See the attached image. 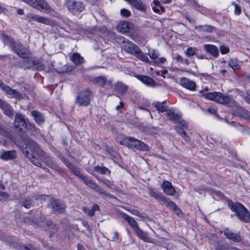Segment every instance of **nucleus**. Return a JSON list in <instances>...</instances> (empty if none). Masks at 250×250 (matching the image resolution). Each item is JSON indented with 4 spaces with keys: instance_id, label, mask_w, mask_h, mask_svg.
Segmentation results:
<instances>
[{
    "instance_id": "f257e3e1",
    "label": "nucleus",
    "mask_w": 250,
    "mask_h": 250,
    "mask_svg": "<svg viewBox=\"0 0 250 250\" xmlns=\"http://www.w3.org/2000/svg\"><path fill=\"white\" fill-rule=\"evenodd\" d=\"M1 37L4 44L9 46L11 50L20 57L27 59L31 56L30 51L24 47L21 42H16L13 39L4 34H2Z\"/></svg>"
},
{
    "instance_id": "f03ea898",
    "label": "nucleus",
    "mask_w": 250,
    "mask_h": 250,
    "mask_svg": "<svg viewBox=\"0 0 250 250\" xmlns=\"http://www.w3.org/2000/svg\"><path fill=\"white\" fill-rule=\"evenodd\" d=\"M229 206L231 210L236 213L240 220L245 223H250V213L242 204L231 202L229 203Z\"/></svg>"
},
{
    "instance_id": "7ed1b4c3",
    "label": "nucleus",
    "mask_w": 250,
    "mask_h": 250,
    "mask_svg": "<svg viewBox=\"0 0 250 250\" xmlns=\"http://www.w3.org/2000/svg\"><path fill=\"white\" fill-rule=\"evenodd\" d=\"M120 144L142 151H148L149 146L143 142L131 137H127L120 142Z\"/></svg>"
},
{
    "instance_id": "20e7f679",
    "label": "nucleus",
    "mask_w": 250,
    "mask_h": 250,
    "mask_svg": "<svg viewBox=\"0 0 250 250\" xmlns=\"http://www.w3.org/2000/svg\"><path fill=\"white\" fill-rule=\"evenodd\" d=\"M202 96L207 99L214 101L218 103L226 104L233 101L232 99L228 95H223L220 92H212L205 93Z\"/></svg>"
},
{
    "instance_id": "39448f33",
    "label": "nucleus",
    "mask_w": 250,
    "mask_h": 250,
    "mask_svg": "<svg viewBox=\"0 0 250 250\" xmlns=\"http://www.w3.org/2000/svg\"><path fill=\"white\" fill-rule=\"evenodd\" d=\"M117 42L121 44L125 51L134 55L139 50V47L134 43L124 37L119 36L116 38Z\"/></svg>"
},
{
    "instance_id": "423d86ee",
    "label": "nucleus",
    "mask_w": 250,
    "mask_h": 250,
    "mask_svg": "<svg viewBox=\"0 0 250 250\" xmlns=\"http://www.w3.org/2000/svg\"><path fill=\"white\" fill-rule=\"evenodd\" d=\"M92 92L89 89L81 91L76 97L75 104L79 106H87L90 104Z\"/></svg>"
},
{
    "instance_id": "0eeeda50",
    "label": "nucleus",
    "mask_w": 250,
    "mask_h": 250,
    "mask_svg": "<svg viewBox=\"0 0 250 250\" xmlns=\"http://www.w3.org/2000/svg\"><path fill=\"white\" fill-rule=\"evenodd\" d=\"M29 5L41 11H44L46 13L50 12L51 8L44 0H21Z\"/></svg>"
},
{
    "instance_id": "6e6552de",
    "label": "nucleus",
    "mask_w": 250,
    "mask_h": 250,
    "mask_svg": "<svg viewBox=\"0 0 250 250\" xmlns=\"http://www.w3.org/2000/svg\"><path fill=\"white\" fill-rule=\"evenodd\" d=\"M66 5L68 10L74 14L81 13L85 8L82 2L75 0H67Z\"/></svg>"
},
{
    "instance_id": "1a4fd4ad",
    "label": "nucleus",
    "mask_w": 250,
    "mask_h": 250,
    "mask_svg": "<svg viewBox=\"0 0 250 250\" xmlns=\"http://www.w3.org/2000/svg\"><path fill=\"white\" fill-rule=\"evenodd\" d=\"M59 157L64 163L65 166L69 168L70 171L73 172V173L79 179H81L84 175L81 168L77 167L72 163L67 161L63 156L60 155H59Z\"/></svg>"
},
{
    "instance_id": "9d476101",
    "label": "nucleus",
    "mask_w": 250,
    "mask_h": 250,
    "mask_svg": "<svg viewBox=\"0 0 250 250\" xmlns=\"http://www.w3.org/2000/svg\"><path fill=\"white\" fill-rule=\"evenodd\" d=\"M224 233L227 239L233 242L239 243L242 241V238L239 231L234 233L229 229L226 228L224 230Z\"/></svg>"
},
{
    "instance_id": "9b49d317",
    "label": "nucleus",
    "mask_w": 250,
    "mask_h": 250,
    "mask_svg": "<svg viewBox=\"0 0 250 250\" xmlns=\"http://www.w3.org/2000/svg\"><path fill=\"white\" fill-rule=\"evenodd\" d=\"M27 19L29 22L35 21L46 25H49L51 23V21L49 19L39 15L28 14L27 15Z\"/></svg>"
},
{
    "instance_id": "f8f14e48",
    "label": "nucleus",
    "mask_w": 250,
    "mask_h": 250,
    "mask_svg": "<svg viewBox=\"0 0 250 250\" xmlns=\"http://www.w3.org/2000/svg\"><path fill=\"white\" fill-rule=\"evenodd\" d=\"M50 206L53 211L60 213L64 212L66 208L65 204L57 199H52L50 202Z\"/></svg>"
},
{
    "instance_id": "ddd939ff",
    "label": "nucleus",
    "mask_w": 250,
    "mask_h": 250,
    "mask_svg": "<svg viewBox=\"0 0 250 250\" xmlns=\"http://www.w3.org/2000/svg\"><path fill=\"white\" fill-rule=\"evenodd\" d=\"M24 141L26 146L23 152L27 149V150H29V152L32 153H34V152L36 153L39 152L40 148L36 142L29 138L25 139Z\"/></svg>"
},
{
    "instance_id": "4468645a",
    "label": "nucleus",
    "mask_w": 250,
    "mask_h": 250,
    "mask_svg": "<svg viewBox=\"0 0 250 250\" xmlns=\"http://www.w3.org/2000/svg\"><path fill=\"white\" fill-rule=\"evenodd\" d=\"M1 90L4 91L7 95L15 98L18 100L23 99L21 94L15 89L11 88L10 86L4 85Z\"/></svg>"
},
{
    "instance_id": "2eb2a0df",
    "label": "nucleus",
    "mask_w": 250,
    "mask_h": 250,
    "mask_svg": "<svg viewBox=\"0 0 250 250\" xmlns=\"http://www.w3.org/2000/svg\"><path fill=\"white\" fill-rule=\"evenodd\" d=\"M0 153V159L5 161L12 160L17 157V152L15 150H4Z\"/></svg>"
},
{
    "instance_id": "dca6fc26",
    "label": "nucleus",
    "mask_w": 250,
    "mask_h": 250,
    "mask_svg": "<svg viewBox=\"0 0 250 250\" xmlns=\"http://www.w3.org/2000/svg\"><path fill=\"white\" fill-rule=\"evenodd\" d=\"M180 83L182 86L189 90H196V83L187 78L184 77L181 78L180 80Z\"/></svg>"
},
{
    "instance_id": "f3484780",
    "label": "nucleus",
    "mask_w": 250,
    "mask_h": 250,
    "mask_svg": "<svg viewBox=\"0 0 250 250\" xmlns=\"http://www.w3.org/2000/svg\"><path fill=\"white\" fill-rule=\"evenodd\" d=\"M133 28V24L130 22L123 21L117 26V29L119 32L123 33H126Z\"/></svg>"
},
{
    "instance_id": "a211bd4d",
    "label": "nucleus",
    "mask_w": 250,
    "mask_h": 250,
    "mask_svg": "<svg viewBox=\"0 0 250 250\" xmlns=\"http://www.w3.org/2000/svg\"><path fill=\"white\" fill-rule=\"evenodd\" d=\"M149 191V194L150 196L156 200L160 202L161 204L163 202L166 201V197L163 195L162 193H161L156 189L149 188H148Z\"/></svg>"
},
{
    "instance_id": "6ab92c4d",
    "label": "nucleus",
    "mask_w": 250,
    "mask_h": 250,
    "mask_svg": "<svg viewBox=\"0 0 250 250\" xmlns=\"http://www.w3.org/2000/svg\"><path fill=\"white\" fill-rule=\"evenodd\" d=\"M164 192L167 195L172 196L175 193V190L172 187L171 183L167 181H165L162 185Z\"/></svg>"
},
{
    "instance_id": "aec40b11",
    "label": "nucleus",
    "mask_w": 250,
    "mask_h": 250,
    "mask_svg": "<svg viewBox=\"0 0 250 250\" xmlns=\"http://www.w3.org/2000/svg\"><path fill=\"white\" fill-rule=\"evenodd\" d=\"M136 78L148 86L154 87L156 85V82L148 76L138 75L136 76Z\"/></svg>"
},
{
    "instance_id": "412c9836",
    "label": "nucleus",
    "mask_w": 250,
    "mask_h": 250,
    "mask_svg": "<svg viewBox=\"0 0 250 250\" xmlns=\"http://www.w3.org/2000/svg\"><path fill=\"white\" fill-rule=\"evenodd\" d=\"M132 6L134 7L137 10L145 12L146 9V6L144 4L141 0H125Z\"/></svg>"
},
{
    "instance_id": "4be33fe9",
    "label": "nucleus",
    "mask_w": 250,
    "mask_h": 250,
    "mask_svg": "<svg viewBox=\"0 0 250 250\" xmlns=\"http://www.w3.org/2000/svg\"><path fill=\"white\" fill-rule=\"evenodd\" d=\"M14 124L15 127L17 128L20 127H25L26 126L24 116L20 113H17L16 114Z\"/></svg>"
},
{
    "instance_id": "5701e85b",
    "label": "nucleus",
    "mask_w": 250,
    "mask_h": 250,
    "mask_svg": "<svg viewBox=\"0 0 250 250\" xmlns=\"http://www.w3.org/2000/svg\"><path fill=\"white\" fill-rule=\"evenodd\" d=\"M35 122L39 125H42L45 121L44 115L37 110H33L31 112Z\"/></svg>"
},
{
    "instance_id": "b1692460",
    "label": "nucleus",
    "mask_w": 250,
    "mask_h": 250,
    "mask_svg": "<svg viewBox=\"0 0 250 250\" xmlns=\"http://www.w3.org/2000/svg\"><path fill=\"white\" fill-rule=\"evenodd\" d=\"M204 48L206 52L210 54L214 57H217L219 55V50L218 48L212 44H205Z\"/></svg>"
},
{
    "instance_id": "393cba45",
    "label": "nucleus",
    "mask_w": 250,
    "mask_h": 250,
    "mask_svg": "<svg viewBox=\"0 0 250 250\" xmlns=\"http://www.w3.org/2000/svg\"><path fill=\"white\" fill-rule=\"evenodd\" d=\"M0 107L3 110L4 113L7 116L11 118L14 115V110L12 106L7 102L4 101Z\"/></svg>"
},
{
    "instance_id": "a878e982",
    "label": "nucleus",
    "mask_w": 250,
    "mask_h": 250,
    "mask_svg": "<svg viewBox=\"0 0 250 250\" xmlns=\"http://www.w3.org/2000/svg\"><path fill=\"white\" fill-rule=\"evenodd\" d=\"M167 115L169 120L172 121L174 123H178L182 118L181 115L180 114L175 113L173 109L167 111Z\"/></svg>"
},
{
    "instance_id": "bb28decb",
    "label": "nucleus",
    "mask_w": 250,
    "mask_h": 250,
    "mask_svg": "<svg viewBox=\"0 0 250 250\" xmlns=\"http://www.w3.org/2000/svg\"><path fill=\"white\" fill-rule=\"evenodd\" d=\"M91 188L94 189L96 192H97L99 194L104 195L105 196L108 197L110 198H115L114 195L111 194L109 192L104 190L103 188H102L100 186L97 185L96 183H94V184L91 187Z\"/></svg>"
},
{
    "instance_id": "cd10ccee",
    "label": "nucleus",
    "mask_w": 250,
    "mask_h": 250,
    "mask_svg": "<svg viewBox=\"0 0 250 250\" xmlns=\"http://www.w3.org/2000/svg\"><path fill=\"white\" fill-rule=\"evenodd\" d=\"M128 88V86L122 82H118L115 85V90L120 95H124Z\"/></svg>"
},
{
    "instance_id": "c85d7f7f",
    "label": "nucleus",
    "mask_w": 250,
    "mask_h": 250,
    "mask_svg": "<svg viewBox=\"0 0 250 250\" xmlns=\"http://www.w3.org/2000/svg\"><path fill=\"white\" fill-rule=\"evenodd\" d=\"M134 56L140 61L147 63L149 64H153L152 61H150L148 57L140 48L136 52Z\"/></svg>"
},
{
    "instance_id": "c756f323",
    "label": "nucleus",
    "mask_w": 250,
    "mask_h": 250,
    "mask_svg": "<svg viewBox=\"0 0 250 250\" xmlns=\"http://www.w3.org/2000/svg\"><path fill=\"white\" fill-rule=\"evenodd\" d=\"M122 217L124 218L127 223L129 224L130 226L132 228L133 230H135L136 229H137L139 226L138 225V223L131 217L129 215L123 213L122 214Z\"/></svg>"
},
{
    "instance_id": "7c9ffc66",
    "label": "nucleus",
    "mask_w": 250,
    "mask_h": 250,
    "mask_svg": "<svg viewBox=\"0 0 250 250\" xmlns=\"http://www.w3.org/2000/svg\"><path fill=\"white\" fill-rule=\"evenodd\" d=\"M24 154L34 165L38 167L41 166L42 164L40 160L39 159L35 158L34 153L29 152V150L26 149L24 151Z\"/></svg>"
},
{
    "instance_id": "2f4dec72",
    "label": "nucleus",
    "mask_w": 250,
    "mask_h": 250,
    "mask_svg": "<svg viewBox=\"0 0 250 250\" xmlns=\"http://www.w3.org/2000/svg\"><path fill=\"white\" fill-rule=\"evenodd\" d=\"M134 231L140 239L145 242H150V238L148 236L147 233L140 229L139 227Z\"/></svg>"
},
{
    "instance_id": "473e14b6",
    "label": "nucleus",
    "mask_w": 250,
    "mask_h": 250,
    "mask_svg": "<svg viewBox=\"0 0 250 250\" xmlns=\"http://www.w3.org/2000/svg\"><path fill=\"white\" fill-rule=\"evenodd\" d=\"M19 64L21 67L24 69H30L33 70L34 61L27 60L20 62Z\"/></svg>"
},
{
    "instance_id": "72a5a7b5",
    "label": "nucleus",
    "mask_w": 250,
    "mask_h": 250,
    "mask_svg": "<svg viewBox=\"0 0 250 250\" xmlns=\"http://www.w3.org/2000/svg\"><path fill=\"white\" fill-rule=\"evenodd\" d=\"M71 60L77 65L83 63L84 59L78 53H74L71 57Z\"/></svg>"
},
{
    "instance_id": "f704fd0d",
    "label": "nucleus",
    "mask_w": 250,
    "mask_h": 250,
    "mask_svg": "<svg viewBox=\"0 0 250 250\" xmlns=\"http://www.w3.org/2000/svg\"><path fill=\"white\" fill-rule=\"evenodd\" d=\"M194 29L199 32L211 33L213 31L214 27L211 25L205 24L203 25L195 26Z\"/></svg>"
},
{
    "instance_id": "c9c22d12",
    "label": "nucleus",
    "mask_w": 250,
    "mask_h": 250,
    "mask_svg": "<svg viewBox=\"0 0 250 250\" xmlns=\"http://www.w3.org/2000/svg\"><path fill=\"white\" fill-rule=\"evenodd\" d=\"M165 102H155L152 103V105L156 107L159 112L162 113L167 111V107L165 105Z\"/></svg>"
},
{
    "instance_id": "e433bc0d",
    "label": "nucleus",
    "mask_w": 250,
    "mask_h": 250,
    "mask_svg": "<svg viewBox=\"0 0 250 250\" xmlns=\"http://www.w3.org/2000/svg\"><path fill=\"white\" fill-rule=\"evenodd\" d=\"M107 82V79L104 76H99L93 80V83L99 86L103 87Z\"/></svg>"
},
{
    "instance_id": "4c0bfd02",
    "label": "nucleus",
    "mask_w": 250,
    "mask_h": 250,
    "mask_svg": "<svg viewBox=\"0 0 250 250\" xmlns=\"http://www.w3.org/2000/svg\"><path fill=\"white\" fill-rule=\"evenodd\" d=\"M154 6L152 7L153 10L156 13H159L160 12H165V8L162 6L160 2L158 0L153 1Z\"/></svg>"
},
{
    "instance_id": "58836bf2",
    "label": "nucleus",
    "mask_w": 250,
    "mask_h": 250,
    "mask_svg": "<svg viewBox=\"0 0 250 250\" xmlns=\"http://www.w3.org/2000/svg\"><path fill=\"white\" fill-rule=\"evenodd\" d=\"M94 169L95 171L102 174H110L111 173L110 170L104 166H96L94 167Z\"/></svg>"
},
{
    "instance_id": "ea45409f",
    "label": "nucleus",
    "mask_w": 250,
    "mask_h": 250,
    "mask_svg": "<svg viewBox=\"0 0 250 250\" xmlns=\"http://www.w3.org/2000/svg\"><path fill=\"white\" fill-rule=\"evenodd\" d=\"M229 65L233 70H238L241 68L240 65L238 63V61L237 58L231 59L229 62Z\"/></svg>"
},
{
    "instance_id": "a19ab883",
    "label": "nucleus",
    "mask_w": 250,
    "mask_h": 250,
    "mask_svg": "<svg viewBox=\"0 0 250 250\" xmlns=\"http://www.w3.org/2000/svg\"><path fill=\"white\" fill-rule=\"evenodd\" d=\"M247 110L242 107L239 106L237 107L234 111V114L240 117H244L246 115H247Z\"/></svg>"
},
{
    "instance_id": "79ce46f5",
    "label": "nucleus",
    "mask_w": 250,
    "mask_h": 250,
    "mask_svg": "<svg viewBox=\"0 0 250 250\" xmlns=\"http://www.w3.org/2000/svg\"><path fill=\"white\" fill-rule=\"evenodd\" d=\"M184 129L185 128L177 126L176 130L181 137H182L186 142H188L190 141V138L187 135V133L184 130Z\"/></svg>"
},
{
    "instance_id": "37998d69",
    "label": "nucleus",
    "mask_w": 250,
    "mask_h": 250,
    "mask_svg": "<svg viewBox=\"0 0 250 250\" xmlns=\"http://www.w3.org/2000/svg\"><path fill=\"white\" fill-rule=\"evenodd\" d=\"M45 68V65L42 62L39 61H34L33 70L42 71Z\"/></svg>"
},
{
    "instance_id": "c03bdc74",
    "label": "nucleus",
    "mask_w": 250,
    "mask_h": 250,
    "mask_svg": "<svg viewBox=\"0 0 250 250\" xmlns=\"http://www.w3.org/2000/svg\"><path fill=\"white\" fill-rule=\"evenodd\" d=\"M46 163L47 166L54 169L55 170L59 171L60 170V167L50 158H47Z\"/></svg>"
},
{
    "instance_id": "a18cd8bd",
    "label": "nucleus",
    "mask_w": 250,
    "mask_h": 250,
    "mask_svg": "<svg viewBox=\"0 0 250 250\" xmlns=\"http://www.w3.org/2000/svg\"><path fill=\"white\" fill-rule=\"evenodd\" d=\"M148 55L152 61H154L158 58L160 54L157 50L150 49L148 50Z\"/></svg>"
},
{
    "instance_id": "49530a36",
    "label": "nucleus",
    "mask_w": 250,
    "mask_h": 250,
    "mask_svg": "<svg viewBox=\"0 0 250 250\" xmlns=\"http://www.w3.org/2000/svg\"><path fill=\"white\" fill-rule=\"evenodd\" d=\"M197 51L196 47H189L185 51V54L187 57H191L194 55H197Z\"/></svg>"
},
{
    "instance_id": "de8ad7c7",
    "label": "nucleus",
    "mask_w": 250,
    "mask_h": 250,
    "mask_svg": "<svg viewBox=\"0 0 250 250\" xmlns=\"http://www.w3.org/2000/svg\"><path fill=\"white\" fill-rule=\"evenodd\" d=\"M163 204H164L168 208L172 210H174L175 208L178 207L173 202L169 200L166 197V201L163 202Z\"/></svg>"
},
{
    "instance_id": "09e8293b",
    "label": "nucleus",
    "mask_w": 250,
    "mask_h": 250,
    "mask_svg": "<svg viewBox=\"0 0 250 250\" xmlns=\"http://www.w3.org/2000/svg\"><path fill=\"white\" fill-rule=\"evenodd\" d=\"M163 204H164L168 208L172 210H174L175 208L178 207L173 202L169 200L166 197V201L163 202Z\"/></svg>"
},
{
    "instance_id": "8fccbe9b",
    "label": "nucleus",
    "mask_w": 250,
    "mask_h": 250,
    "mask_svg": "<svg viewBox=\"0 0 250 250\" xmlns=\"http://www.w3.org/2000/svg\"><path fill=\"white\" fill-rule=\"evenodd\" d=\"M174 59L177 62H179L182 64H184L187 66H188L189 64V61L187 59H184L181 55L177 54L174 57Z\"/></svg>"
},
{
    "instance_id": "3c124183",
    "label": "nucleus",
    "mask_w": 250,
    "mask_h": 250,
    "mask_svg": "<svg viewBox=\"0 0 250 250\" xmlns=\"http://www.w3.org/2000/svg\"><path fill=\"white\" fill-rule=\"evenodd\" d=\"M0 135L5 137L6 139L11 140L12 135L7 130L0 127Z\"/></svg>"
},
{
    "instance_id": "603ef678",
    "label": "nucleus",
    "mask_w": 250,
    "mask_h": 250,
    "mask_svg": "<svg viewBox=\"0 0 250 250\" xmlns=\"http://www.w3.org/2000/svg\"><path fill=\"white\" fill-rule=\"evenodd\" d=\"M80 180H82L83 181V183L86 186L89 187L90 188H91L92 185L95 183L94 181H93L90 178L85 176L84 175H83Z\"/></svg>"
},
{
    "instance_id": "864d4df0",
    "label": "nucleus",
    "mask_w": 250,
    "mask_h": 250,
    "mask_svg": "<svg viewBox=\"0 0 250 250\" xmlns=\"http://www.w3.org/2000/svg\"><path fill=\"white\" fill-rule=\"evenodd\" d=\"M22 205L26 208H29L32 205V200L31 199H25L22 201Z\"/></svg>"
},
{
    "instance_id": "5fc2aeb1",
    "label": "nucleus",
    "mask_w": 250,
    "mask_h": 250,
    "mask_svg": "<svg viewBox=\"0 0 250 250\" xmlns=\"http://www.w3.org/2000/svg\"><path fill=\"white\" fill-rule=\"evenodd\" d=\"M234 6V13L236 15H239L241 13V7L236 3L234 2H232L231 3Z\"/></svg>"
},
{
    "instance_id": "6e6d98bb",
    "label": "nucleus",
    "mask_w": 250,
    "mask_h": 250,
    "mask_svg": "<svg viewBox=\"0 0 250 250\" xmlns=\"http://www.w3.org/2000/svg\"><path fill=\"white\" fill-rule=\"evenodd\" d=\"M166 61V59L165 57H161L157 59L156 60L152 61L153 62L152 65H158L161 63H164Z\"/></svg>"
},
{
    "instance_id": "4d7b16f0",
    "label": "nucleus",
    "mask_w": 250,
    "mask_h": 250,
    "mask_svg": "<svg viewBox=\"0 0 250 250\" xmlns=\"http://www.w3.org/2000/svg\"><path fill=\"white\" fill-rule=\"evenodd\" d=\"M110 154L112 156V159L115 162L119 161L120 159V155L117 152L112 151L111 152H110Z\"/></svg>"
},
{
    "instance_id": "13d9d810",
    "label": "nucleus",
    "mask_w": 250,
    "mask_h": 250,
    "mask_svg": "<svg viewBox=\"0 0 250 250\" xmlns=\"http://www.w3.org/2000/svg\"><path fill=\"white\" fill-rule=\"evenodd\" d=\"M83 210L90 217H92L94 215V213L93 212L92 209H89L87 207H84L83 208Z\"/></svg>"
},
{
    "instance_id": "bf43d9fd",
    "label": "nucleus",
    "mask_w": 250,
    "mask_h": 250,
    "mask_svg": "<svg viewBox=\"0 0 250 250\" xmlns=\"http://www.w3.org/2000/svg\"><path fill=\"white\" fill-rule=\"evenodd\" d=\"M121 15L123 17L127 18L131 15V12L129 10L124 8L121 10Z\"/></svg>"
},
{
    "instance_id": "052dcab7",
    "label": "nucleus",
    "mask_w": 250,
    "mask_h": 250,
    "mask_svg": "<svg viewBox=\"0 0 250 250\" xmlns=\"http://www.w3.org/2000/svg\"><path fill=\"white\" fill-rule=\"evenodd\" d=\"M130 212L133 214H134L135 215H136V216H138L139 217H140L141 218H142V219H144L145 218V216L143 215V214L141 213L140 211H139L137 209H132L131 211H130Z\"/></svg>"
},
{
    "instance_id": "680f3d73",
    "label": "nucleus",
    "mask_w": 250,
    "mask_h": 250,
    "mask_svg": "<svg viewBox=\"0 0 250 250\" xmlns=\"http://www.w3.org/2000/svg\"><path fill=\"white\" fill-rule=\"evenodd\" d=\"M178 123H179V125L180 126V127L185 129H187L188 128V124L187 121L184 120H180V121L178 122Z\"/></svg>"
},
{
    "instance_id": "e2e57ef3",
    "label": "nucleus",
    "mask_w": 250,
    "mask_h": 250,
    "mask_svg": "<svg viewBox=\"0 0 250 250\" xmlns=\"http://www.w3.org/2000/svg\"><path fill=\"white\" fill-rule=\"evenodd\" d=\"M220 52L222 54H225L229 53V49L228 47H226L224 45L220 46Z\"/></svg>"
},
{
    "instance_id": "0e129e2a",
    "label": "nucleus",
    "mask_w": 250,
    "mask_h": 250,
    "mask_svg": "<svg viewBox=\"0 0 250 250\" xmlns=\"http://www.w3.org/2000/svg\"><path fill=\"white\" fill-rule=\"evenodd\" d=\"M8 197V194L5 192L0 191V200H5Z\"/></svg>"
},
{
    "instance_id": "69168bd1",
    "label": "nucleus",
    "mask_w": 250,
    "mask_h": 250,
    "mask_svg": "<svg viewBox=\"0 0 250 250\" xmlns=\"http://www.w3.org/2000/svg\"><path fill=\"white\" fill-rule=\"evenodd\" d=\"M215 250H230V249L224 245L218 246Z\"/></svg>"
},
{
    "instance_id": "338daca9",
    "label": "nucleus",
    "mask_w": 250,
    "mask_h": 250,
    "mask_svg": "<svg viewBox=\"0 0 250 250\" xmlns=\"http://www.w3.org/2000/svg\"><path fill=\"white\" fill-rule=\"evenodd\" d=\"M201 75L202 76V77L204 78L207 80H211L213 79V77L207 73H202Z\"/></svg>"
},
{
    "instance_id": "774afa93",
    "label": "nucleus",
    "mask_w": 250,
    "mask_h": 250,
    "mask_svg": "<svg viewBox=\"0 0 250 250\" xmlns=\"http://www.w3.org/2000/svg\"><path fill=\"white\" fill-rule=\"evenodd\" d=\"M191 4L193 7V8L196 9V10H199V8H200V6L199 4L196 2L195 0H192L191 1Z\"/></svg>"
}]
</instances>
